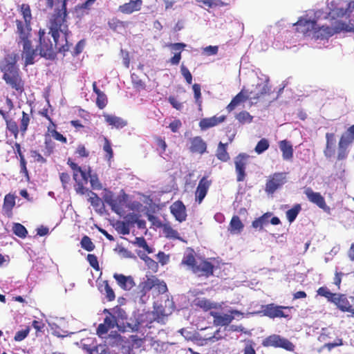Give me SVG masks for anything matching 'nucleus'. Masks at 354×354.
Returning a JSON list of instances; mask_svg holds the SVG:
<instances>
[{
    "label": "nucleus",
    "mask_w": 354,
    "mask_h": 354,
    "mask_svg": "<svg viewBox=\"0 0 354 354\" xmlns=\"http://www.w3.org/2000/svg\"><path fill=\"white\" fill-rule=\"evenodd\" d=\"M67 0H46V6L48 9H53V13L48 20V35L56 41L60 37L67 39L71 34L68 29V12L66 8ZM57 45H59L56 41Z\"/></svg>",
    "instance_id": "1"
},
{
    "label": "nucleus",
    "mask_w": 354,
    "mask_h": 354,
    "mask_svg": "<svg viewBox=\"0 0 354 354\" xmlns=\"http://www.w3.org/2000/svg\"><path fill=\"white\" fill-rule=\"evenodd\" d=\"M17 62L16 54H8L1 62L0 69L3 73V80L6 84L17 94L21 95L25 91V82L22 79L21 73Z\"/></svg>",
    "instance_id": "2"
},
{
    "label": "nucleus",
    "mask_w": 354,
    "mask_h": 354,
    "mask_svg": "<svg viewBox=\"0 0 354 354\" xmlns=\"http://www.w3.org/2000/svg\"><path fill=\"white\" fill-rule=\"evenodd\" d=\"M50 35L46 33L44 30L40 29L39 30V44L37 47L41 57L47 59L53 60L55 59L57 53H62L64 55L70 49L71 44H69L67 39L62 37L58 38L57 44L56 40L53 39V42L50 39Z\"/></svg>",
    "instance_id": "3"
},
{
    "label": "nucleus",
    "mask_w": 354,
    "mask_h": 354,
    "mask_svg": "<svg viewBox=\"0 0 354 354\" xmlns=\"http://www.w3.org/2000/svg\"><path fill=\"white\" fill-rule=\"evenodd\" d=\"M318 295L325 297L328 301L334 304L341 311L352 310V306L346 295L333 293L326 286H322L317 290Z\"/></svg>",
    "instance_id": "4"
},
{
    "label": "nucleus",
    "mask_w": 354,
    "mask_h": 354,
    "mask_svg": "<svg viewBox=\"0 0 354 354\" xmlns=\"http://www.w3.org/2000/svg\"><path fill=\"white\" fill-rule=\"evenodd\" d=\"M67 164L73 170V177L76 183L75 189L77 194L80 195L87 194L88 195V192L91 191L84 185L88 182L86 171L83 170L77 163L73 162L71 158L68 159Z\"/></svg>",
    "instance_id": "5"
},
{
    "label": "nucleus",
    "mask_w": 354,
    "mask_h": 354,
    "mask_svg": "<svg viewBox=\"0 0 354 354\" xmlns=\"http://www.w3.org/2000/svg\"><path fill=\"white\" fill-rule=\"evenodd\" d=\"M286 176V172H275L270 175L266 183L265 192L268 194H273L287 182Z\"/></svg>",
    "instance_id": "6"
},
{
    "label": "nucleus",
    "mask_w": 354,
    "mask_h": 354,
    "mask_svg": "<svg viewBox=\"0 0 354 354\" xmlns=\"http://www.w3.org/2000/svg\"><path fill=\"white\" fill-rule=\"evenodd\" d=\"M262 345L265 347L282 348L289 351H292L295 349V345L290 341L278 335H272L267 337L263 340Z\"/></svg>",
    "instance_id": "7"
},
{
    "label": "nucleus",
    "mask_w": 354,
    "mask_h": 354,
    "mask_svg": "<svg viewBox=\"0 0 354 354\" xmlns=\"http://www.w3.org/2000/svg\"><path fill=\"white\" fill-rule=\"evenodd\" d=\"M263 309V315L271 319L284 317L288 318L289 315L286 313L284 310H290L292 307L277 306L274 304H270L264 306Z\"/></svg>",
    "instance_id": "8"
},
{
    "label": "nucleus",
    "mask_w": 354,
    "mask_h": 354,
    "mask_svg": "<svg viewBox=\"0 0 354 354\" xmlns=\"http://www.w3.org/2000/svg\"><path fill=\"white\" fill-rule=\"evenodd\" d=\"M271 86L268 82L257 84L254 91H249L250 100L255 102L264 100L267 96L271 94Z\"/></svg>",
    "instance_id": "9"
},
{
    "label": "nucleus",
    "mask_w": 354,
    "mask_h": 354,
    "mask_svg": "<svg viewBox=\"0 0 354 354\" xmlns=\"http://www.w3.org/2000/svg\"><path fill=\"white\" fill-rule=\"evenodd\" d=\"M209 314L214 318L215 326H226L232 322L234 315H239L241 313L237 310H231L230 314H221L214 311H211Z\"/></svg>",
    "instance_id": "10"
},
{
    "label": "nucleus",
    "mask_w": 354,
    "mask_h": 354,
    "mask_svg": "<svg viewBox=\"0 0 354 354\" xmlns=\"http://www.w3.org/2000/svg\"><path fill=\"white\" fill-rule=\"evenodd\" d=\"M248 158L249 156L246 153H240L234 158L236 180L238 182H242L245 178V168Z\"/></svg>",
    "instance_id": "11"
},
{
    "label": "nucleus",
    "mask_w": 354,
    "mask_h": 354,
    "mask_svg": "<svg viewBox=\"0 0 354 354\" xmlns=\"http://www.w3.org/2000/svg\"><path fill=\"white\" fill-rule=\"evenodd\" d=\"M304 194L310 203L324 211L329 210V207L326 205L324 197L319 192H314L311 187H307L304 190Z\"/></svg>",
    "instance_id": "12"
},
{
    "label": "nucleus",
    "mask_w": 354,
    "mask_h": 354,
    "mask_svg": "<svg viewBox=\"0 0 354 354\" xmlns=\"http://www.w3.org/2000/svg\"><path fill=\"white\" fill-rule=\"evenodd\" d=\"M214 266L207 260L196 261V264L193 267L192 271L198 277H209L214 274Z\"/></svg>",
    "instance_id": "13"
},
{
    "label": "nucleus",
    "mask_w": 354,
    "mask_h": 354,
    "mask_svg": "<svg viewBox=\"0 0 354 354\" xmlns=\"http://www.w3.org/2000/svg\"><path fill=\"white\" fill-rule=\"evenodd\" d=\"M296 26V30L304 35H309L311 32L315 35L317 29V22L315 20L308 19L306 18H300L294 24Z\"/></svg>",
    "instance_id": "14"
},
{
    "label": "nucleus",
    "mask_w": 354,
    "mask_h": 354,
    "mask_svg": "<svg viewBox=\"0 0 354 354\" xmlns=\"http://www.w3.org/2000/svg\"><path fill=\"white\" fill-rule=\"evenodd\" d=\"M212 181L207 176H203L200 180L195 192V201L201 204L206 196Z\"/></svg>",
    "instance_id": "15"
},
{
    "label": "nucleus",
    "mask_w": 354,
    "mask_h": 354,
    "mask_svg": "<svg viewBox=\"0 0 354 354\" xmlns=\"http://www.w3.org/2000/svg\"><path fill=\"white\" fill-rule=\"evenodd\" d=\"M189 151L192 153L203 155L207 151V143L201 136H195L189 139Z\"/></svg>",
    "instance_id": "16"
},
{
    "label": "nucleus",
    "mask_w": 354,
    "mask_h": 354,
    "mask_svg": "<svg viewBox=\"0 0 354 354\" xmlns=\"http://www.w3.org/2000/svg\"><path fill=\"white\" fill-rule=\"evenodd\" d=\"M15 23L17 26V32L19 34L20 42L30 40V37L32 30L31 23L24 22L19 19H16Z\"/></svg>",
    "instance_id": "17"
},
{
    "label": "nucleus",
    "mask_w": 354,
    "mask_h": 354,
    "mask_svg": "<svg viewBox=\"0 0 354 354\" xmlns=\"http://www.w3.org/2000/svg\"><path fill=\"white\" fill-rule=\"evenodd\" d=\"M170 211L172 215L175 217L176 220L182 223L187 218L186 207L181 201L174 202L170 206Z\"/></svg>",
    "instance_id": "18"
},
{
    "label": "nucleus",
    "mask_w": 354,
    "mask_h": 354,
    "mask_svg": "<svg viewBox=\"0 0 354 354\" xmlns=\"http://www.w3.org/2000/svg\"><path fill=\"white\" fill-rule=\"evenodd\" d=\"M248 100H250L249 91L243 88L232 98L230 104L226 106V110L227 112L230 113L234 110L236 106Z\"/></svg>",
    "instance_id": "19"
},
{
    "label": "nucleus",
    "mask_w": 354,
    "mask_h": 354,
    "mask_svg": "<svg viewBox=\"0 0 354 354\" xmlns=\"http://www.w3.org/2000/svg\"><path fill=\"white\" fill-rule=\"evenodd\" d=\"M113 278L115 279L117 284L124 290L129 291L136 286L134 279L131 276L114 273Z\"/></svg>",
    "instance_id": "20"
},
{
    "label": "nucleus",
    "mask_w": 354,
    "mask_h": 354,
    "mask_svg": "<svg viewBox=\"0 0 354 354\" xmlns=\"http://www.w3.org/2000/svg\"><path fill=\"white\" fill-rule=\"evenodd\" d=\"M225 119V115H221L219 117L214 115L210 118H203L199 122V127L201 130H207L223 122Z\"/></svg>",
    "instance_id": "21"
},
{
    "label": "nucleus",
    "mask_w": 354,
    "mask_h": 354,
    "mask_svg": "<svg viewBox=\"0 0 354 354\" xmlns=\"http://www.w3.org/2000/svg\"><path fill=\"white\" fill-rule=\"evenodd\" d=\"M142 5V0H130L128 3L120 5L118 10L125 15H130L136 11H139Z\"/></svg>",
    "instance_id": "22"
},
{
    "label": "nucleus",
    "mask_w": 354,
    "mask_h": 354,
    "mask_svg": "<svg viewBox=\"0 0 354 354\" xmlns=\"http://www.w3.org/2000/svg\"><path fill=\"white\" fill-rule=\"evenodd\" d=\"M21 43L23 44V53L25 56V64L26 66L33 64L37 50L32 48L30 40H26Z\"/></svg>",
    "instance_id": "23"
},
{
    "label": "nucleus",
    "mask_w": 354,
    "mask_h": 354,
    "mask_svg": "<svg viewBox=\"0 0 354 354\" xmlns=\"http://www.w3.org/2000/svg\"><path fill=\"white\" fill-rule=\"evenodd\" d=\"M279 147L282 153L283 159L286 161H292L294 150L291 142L287 140H281L279 142Z\"/></svg>",
    "instance_id": "24"
},
{
    "label": "nucleus",
    "mask_w": 354,
    "mask_h": 354,
    "mask_svg": "<svg viewBox=\"0 0 354 354\" xmlns=\"http://www.w3.org/2000/svg\"><path fill=\"white\" fill-rule=\"evenodd\" d=\"M92 86L93 92L97 95L96 105L100 109H103L108 103L107 97L104 92L97 88L96 82H93Z\"/></svg>",
    "instance_id": "25"
},
{
    "label": "nucleus",
    "mask_w": 354,
    "mask_h": 354,
    "mask_svg": "<svg viewBox=\"0 0 354 354\" xmlns=\"http://www.w3.org/2000/svg\"><path fill=\"white\" fill-rule=\"evenodd\" d=\"M153 276L147 277L146 280H144L143 281L140 283L138 286V295L140 297H145L150 290L153 289Z\"/></svg>",
    "instance_id": "26"
},
{
    "label": "nucleus",
    "mask_w": 354,
    "mask_h": 354,
    "mask_svg": "<svg viewBox=\"0 0 354 354\" xmlns=\"http://www.w3.org/2000/svg\"><path fill=\"white\" fill-rule=\"evenodd\" d=\"M244 227V225L238 216H233L228 227V231L232 234H240Z\"/></svg>",
    "instance_id": "27"
},
{
    "label": "nucleus",
    "mask_w": 354,
    "mask_h": 354,
    "mask_svg": "<svg viewBox=\"0 0 354 354\" xmlns=\"http://www.w3.org/2000/svg\"><path fill=\"white\" fill-rule=\"evenodd\" d=\"M15 206V196L13 194H8L4 197L3 210L8 216L12 215V211Z\"/></svg>",
    "instance_id": "28"
},
{
    "label": "nucleus",
    "mask_w": 354,
    "mask_h": 354,
    "mask_svg": "<svg viewBox=\"0 0 354 354\" xmlns=\"http://www.w3.org/2000/svg\"><path fill=\"white\" fill-rule=\"evenodd\" d=\"M105 121L109 124L116 128H122L127 125V122L122 118L115 115L104 114Z\"/></svg>",
    "instance_id": "29"
},
{
    "label": "nucleus",
    "mask_w": 354,
    "mask_h": 354,
    "mask_svg": "<svg viewBox=\"0 0 354 354\" xmlns=\"http://www.w3.org/2000/svg\"><path fill=\"white\" fill-rule=\"evenodd\" d=\"M196 306L202 308L204 311H208L211 309L217 308V304L212 303L210 300L206 298H197L194 300Z\"/></svg>",
    "instance_id": "30"
},
{
    "label": "nucleus",
    "mask_w": 354,
    "mask_h": 354,
    "mask_svg": "<svg viewBox=\"0 0 354 354\" xmlns=\"http://www.w3.org/2000/svg\"><path fill=\"white\" fill-rule=\"evenodd\" d=\"M227 143L224 144L221 142L218 143L216 151V156L219 160L222 162H227L230 158V155L227 151Z\"/></svg>",
    "instance_id": "31"
},
{
    "label": "nucleus",
    "mask_w": 354,
    "mask_h": 354,
    "mask_svg": "<svg viewBox=\"0 0 354 354\" xmlns=\"http://www.w3.org/2000/svg\"><path fill=\"white\" fill-rule=\"evenodd\" d=\"M334 34V31L333 28L328 26H322V27H318L317 26V29L315 31L314 37L321 39L328 38L332 36Z\"/></svg>",
    "instance_id": "32"
},
{
    "label": "nucleus",
    "mask_w": 354,
    "mask_h": 354,
    "mask_svg": "<svg viewBox=\"0 0 354 354\" xmlns=\"http://www.w3.org/2000/svg\"><path fill=\"white\" fill-rule=\"evenodd\" d=\"M88 179L89 178V182L91 184V187L93 189L95 190H100L102 189V185L100 183L98 176L95 173H92L91 168H88V171H86Z\"/></svg>",
    "instance_id": "33"
},
{
    "label": "nucleus",
    "mask_w": 354,
    "mask_h": 354,
    "mask_svg": "<svg viewBox=\"0 0 354 354\" xmlns=\"http://www.w3.org/2000/svg\"><path fill=\"white\" fill-rule=\"evenodd\" d=\"M125 203V199L124 197L118 196L117 198H114L113 201L109 205L111 207V209L113 212L116 213L117 214L120 215L122 211V207Z\"/></svg>",
    "instance_id": "34"
},
{
    "label": "nucleus",
    "mask_w": 354,
    "mask_h": 354,
    "mask_svg": "<svg viewBox=\"0 0 354 354\" xmlns=\"http://www.w3.org/2000/svg\"><path fill=\"white\" fill-rule=\"evenodd\" d=\"M181 263L188 266L191 270H192L193 267L196 264V260L193 250H191L184 254Z\"/></svg>",
    "instance_id": "35"
},
{
    "label": "nucleus",
    "mask_w": 354,
    "mask_h": 354,
    "mask_svg": "<svg viewBox=\"0 0 354 354\" xmlns=\"http://www.w3.org/2000/svg\"><path fill=\"white\" fill-rule=\"evenodd\" d=\"M113 314V316H114L115 319H116V322L118 324L119 323L124 324V321L127 319V315L124 310L121 308L119 306H115V308L111 309V311Z\"/></svg>",
    "instance_id": "36"
},
{
    "label": "nucleus",
    "mask_w": 354,
    "mask_h": 354,
    "mask_svg": "<svg viewBox=\"0 0 354 354\" xmlns=\"http://www.w3.org/2000/svg\"><path fill=\"white\" fill-rule=\"evenodd\" d=\"M153 291L156 295H162L167 291V287L166 283L163 281H160L156 277L153 276Z\"/></svg>",
    "instance_id": "37"
},
{
    "label": "nucleus",
    "mask_w": 354,
    "mask_h": 354,
    "mask_svg": "<svg viewBox=\"0 0 354 354\" xmlns=\"http://www.w3.org/2000/svg\"><path fill=\"white\" fill-rule=\"evenodd\" d=\"M271 215L272 213L270 212H266L263 214L261 216L259 217L258 218H256L254 221H252V226L254 228H259V230H262L263 225L268 223V218L271 216Z\"/></svg>",
    "instance_id": "38"
},
{
    "label": "nucleus",
    "mask_w": 354,
    "mask_h": 354,
    "mask_svg": "<svg viewBox=\"0 0 354 354\" xmlns=\"http://www.w3.org/2000/svg\"><path fill=\"white\" fill-rule=\"evenodd\" d=\"M19 12L23 17L24 22L31 23L32 17L30 7L28 4L22 3L19 7Z\"/></svg>",
    "instance_id": "39"
},
{
    "label": "nucleus",
    "mask_w": 354,
    "mask_h": 354,
    "mask_svg": "<svg viewBox=\"0 0 354 354\" xmlns=\"http://www.w3.org/2000/svg\"><path fill=\"white\" fill-rule=\"evenodd\" d=\"M301 210V206L300 204H295L291 209H288L286 212V218L288 221L291 223L297 218V215Z\"/></svg>",
    "instance_id": "40"
},
{
    "label": "nucleus",
    "mask_w": 354,
    "mask_h": 354,
    "mask_svg": "<svg viewBox=\"0 0 354 354\" xmlns=\"http://www.w3.org/2000/svg\"><path fill=\"white\" fill-rule=\"evenodd\" d=\"M30 118L29 115L25 111H22V117L20 120L19 129L22 136H24L27 131L28 125L30 124Z\"/></svg>",
    "instance_id": "41"
},
{
    "label": "nucleus",
    "mask_w": 354,
    "mask_h": 354,
    "mask_svg": "<svg viewBox=\"0 0 354 354\" xmlns=\"http://www.w3.org/2000/svg\"><path fill=\"white\" fill-rule=\"evenodd\" d=\"M6 129L10 132L11 134L13 135L15 138H17L19 133L20 132L19 127H18L17 122L11 119L8 118L6 120Z\"/></svg>",
    "instance_id": "42"
},
{
    "label": "nucleus",
    "mask_w": 354,
    "mask_h": 354,
    "mask_svg": "<svg viewBox=\"0 0 354 354\" xmlns=\"http://www.w3.org/2000/svg\"><path fill=\"white\" fill-rule=\"evenodd\" d=\"M354 9V1H351L347 3L346 8H337L336 10H333L335 12L334 14L336 15L337 17H343L344 15L350 16V14L352 12L353 10Z\"/></svg>",
    "instance_id": "43"
},
{
    "label": "nucleus",
    "mask_w": 354,
    "mask_h": 354,
    "mask_svg": "<svg viewBox=\"0 0 354 354\" xmlns=\"http://www.w3.org/2000/svg\"><path fill=\"white\" fill-rule=\"evenodd\" d=\"M13 233L19 238L24 239L28 234L26 228L21 223H14L12 226Z\"/></svg>",
    "instance_id": "44"
},
{
    "label": "nucleus",
    "mask_w": 354,
    "mask_h": 354,
    "mask_svg": "<svg viewBox=\"0 0 354 354\" xmlns=\"http://www.w3.org/2000/svg\"><path fill=\"white\" fill-rule=\"evenodd\" d=\"M269 147V141L266 138H262L257 142L254 151L257 154H261L266 151Z\"/></svg>",
    "instance_id": "45"
},
{
    "label": "nucleus",
    "mask_w": 354,
    "mask_h": 354,
    "mask_svg": "<svg viewBox=\"0 0 354 354\" xmlns=\"http://www.w3.org/2000/svg\"><path fill=\"white\" fill-rule=\"evenodd\" d=\"M103 150L106 153L105 158L108 160H111L113 157V151L112 149L111 142L106 137L104 138Z\"/></svg>",
    "instance_id": "46"
},
{
    "label": "nucleus",
    "mask_w": 354,
    "mask_h": 354,
    "mask_svg": "<svg viewBox=\"0 0 354 354\" xmlns=\"http://www.w3.org/2000/svg\"><path fill=\"white\" fill-rule=\"evenodd\" d=\"M104 290L106 299L112 301L115 299V295L113 288L109 286V281L105 280L103 281Z\"/></svg>",
    "instance_id": "47"
},
{
    "label": "nucleus",
    "mask_w": 354,
    "mask_h": 354,
    "mask_svg": "<svg viewBox=\"0 0 354 354\" xmlns=\"http://www.w3.org/2000/svg\"><path fill=\"white\" fill-rule=\"evenodd\" d=\"M236 119L241 124L250 123L253 117L246 111L239 112L236 115Z\"/></svg>",
    "instance_id": "48"
},
{
    "label": "nucleus",
    "mask_w": 354,
    "mask_h": 354,
    "mask_svg": "<svg viewBox=\"0 0 354 354\" xmlns=\"http://www.w3.org/2000/svg\"><path fill=\"white\" fill-rule=\"evenodd\" d=\"M140 258L145 261V264L147 266L148 268L151 270L153 272H157L158 269V264L153 259L147 256L146 254H142L140 256Z\"/></svg>",
    "instance_id": "49"
},
{
    "label": "nucleus",
    "mask_w": 354,
    "mask_h": 354,
    "mask_svg": "<svg viewBox=\"0 0 354 354\" xmlns=\"http://www.w3.org/2000/svg\"><path fill=\"white\" fill-rule=\"evenodd\" d=\"M104 313H107L108 315L104 318V323L108 326L110 328H113L115 326H118V323L116 322V319L114 316H113L112 313L108 310L104 309Z\"/></svg>",
    "instance_id": "50"
},
{
    "label": "nucleus",
    "mask_w": 354,
    "mask_h": 354,
    "mask_svg": "<svg viewBox=\"0 0 354 354\" xmlns=\"http://www.w3.org/2000/svg\"><path fill=\"white\" fill-rule=\"evenodd\" d=\"M353 141L354 138H353L346 131L344 134L342 135L338 143V147H348V146Z\"/></svg>",
    "instance_id": "51"
},
{
    "label": "nucleus",
    "mask_w": 354,
    "mask_h": 354,
    "mask_svg": "<svg viewBox=\"0 0 354 354\" xmlns=\"http://www.w3.org/2000/svg\"><path fill=\"white\" fill-rule=\"evenodd\" d=\"M80 243L82 248L88 252H91L95 249L94 243L92 242L91 238L86 235L82 238Z\"/></svg>",
    "instance_id": "52"
},
{
    "label": "nucleus",
    "mask_w": 354,
    "mask_h": 354,
    "mask_svg": "<svg viewBox=\"0 0 354 354\" xmlns=\"http://www.w3.org/2000/svg\"><path fill=\"white\" fill-rule=\"evenodd\" d=\"M133 244L143 248L149 254L153 252V249L148 245L145 239L143 236L136 237Z\"/></svg>",
    "instance_id": "53"
},
{
    "label": "nucleus",
    "mask_w": 354,
    "mask_h": 354,
    "mask_svg": "<svg viewBox=\"0 0 354 354\" xmlns=\"http://www.w3.org/2000/svg\"><path fill=\"white\" fill-rule=\"evenodd\" d=\"M131 81L133 85V87L138 90H144L146 88V84L144 81H142L140 77L136 73H133L131 75Z\"/></svg>",
    "instance_id": "54"
},
{
    "label": "nucleus",
    "mask_w": 354,
    "mask_h": 354,
    "mask_svg": "<svg viewBox=\"0 0 354 354\" xmlns=\"http://www.w3.org/2000/svg\"><path fill=\"white\" fill-rule=\"evenodd\" d=\"M194 99L196 104L198 106L199 109H201L202 100H201V85L198 84H194L192 86Z\"/></svg>",
    "instance_id": "55"
},
{
    "label": "nucleus",
    "mask_w": 354,
    "mask_h": 354,
    "mask_svg": "<svg viewBox=\"0 0 354 354\" xmlns=\"http://www.w3.org/2000/svg\"><path fill=\"white\" fill-rule=\"evenodd\" d=\"M88 196H89L88 201L93 207H100L102 203V200L96 193L89 192Z\"/></svg>",
    "instance_id": "56"
},
{
    "label": "nucleus",
    "mask_w": 354,
    "mask_h": 354,
    "mask_svg": "<svg viewBox=\"0 0 354 354\" xmlns=\"http://www.w3.org/2000/svg\"><path fill=\"white\" fill-rule=\"evenodd\" d=\"M326 149L324 151L326 156H330V153H328L330 149L334 144L335 142V135L333 133H326Z\"/></svg>",
    "instance_id": "57"
},
{
    "label": "nucleus",
    "mask_w": 354,
    "mask_h": 354,
    "mask_svg": "<svg viewBox=\"0 0 354 354\" xmlns=\"http://www.w3.org/2000/svg\"><path fill=\"white\" fill-rule=\"evenodd\" d=\"M48 131L50 132L51 133V136L56 140H58V141H60L62 142V143H66L67 142V139L65 136H64L62 133H60L59 132H58L57 131H56L55 129V128L50 127V125H49L48 127Z\"/></svg>",
    "instance_id": "58"
},
{
    "label": "nucleus",
    "mask_w": 354,
    "mask_h": 354,
    "mask_svg": "<svg viewBox=\"0 0 354 354\" xmlns=\"http://www.w3.org/2000/svg\"><path fill=\"white\" fill-rule=\"evenodd\" d=\"M30 330V327L26 326L24 329L17 331L14 337L15 341L21 342L24 340L28 335Z\"/></svg>",
    "instance_id": "59"
},
{
    "label": "nucleus",
    "mask_w": 354,
    "mask_h": 354,
    "mask_svg": "<svg viewBox=\"0 0 354 354\" xmlns=\"http://www.w3.org/2000/svg\"><path fill=\"white\" fill-rule=\"evenodd\" d=\"M90 266L96 271L100 270V266L97 257L93 254H88L86 257Z\"/></svg>",
    "instance_id": "60"
},
{
    "label": "nucleus",
    "mask_w": 354,
    "mask_h": 354,
    "mask_svg": "<svg viewBox=\"0 0 354 354\" xmlns=\"http://www.w3.org/2000/svg\"><path fill=\"white\" fill-rule=\"evenodd\" d=\"M180 72L185 79L186 82L188 84H191L192 83V75L189 69L185 65L182 64L180 66Z\"/></svg>",
    "instance_id": "61"
},
{
    "label": "nucleus",
    "mask_w": 354,
    "mask_h": 354,
    "mask_svg": "<svg viewBox=\"0 0 354 354\" xmlns=\"http://www.w3.org/2000/svg\"><path fill=\"white\" fill-rule=\"evenodd\" d=\"M75 153L81 158H87L89 156V151L86 149L85 146L82 144L77 145Z\"/></svg>",
    "instance_id": "62"
},
{
    "label": "nucleus",
    "mask_w": 354,
    "mask_h": 354,
    "mask_svg": "<svg viewBox=\"0 0 354 354\" xmlns=\"http://www.w3.org/2000/svg\"><path fill=\"white\" fill-rule=\"evenodd\" d=\"M109 28L113 30H117L118 28L124 27L123 21L117 18H113L108 22Z\"/></svg>",
    "instance_id": "63"
},
{
    "label": "nucleus",
    "mask_w": 354,
    "mask_h": 354,
    "mask_svg": "<svg viewBox=\"0 0 354 354\" xmlns=\"http://www.w3.org/2000/svg\"><path fill=\"white\" fill-rule=\"evenodd\" d=\"M155 141H156V145L160 149V154L164 153L167 147V145L165 139H163L160 137L156 136V137H155Z\"/></svg>",
    "instance_id": "64"
}]
</instances>
